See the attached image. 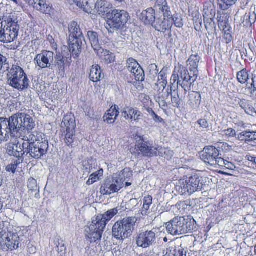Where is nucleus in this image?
I'll return each instance as SVG.
<instances>
[{
	"mask_svg": "<svg viewBox=\"0 0 256 256\" xmlns=\"http://www.w3.org/2000/svg\"><path fill=\"white\" fill-rule=\"evenodd\" d=\"M70 57L64 56V52H53L42 50L40 54H36L34 60V63L40 69L49 68L53 70L56 68V72L61 76H64L65 73V62Z\"/></svg>",
	"mask_w": 256,
	"mask_h": 256,
	"instance_id": "f257e3e1",
	"label": "nucleus"
},
{
	"mask_svg": "<svg viewBox=\"0 0 256 256\" xmlns=\"http://www.w3.org/2000/svg\"><path fill=\"white\" fill-rule=\"evenodd\" d=\"M24 138L23 146L25 147L26 156L38 160L47 154L48 142L44 133L34 131L29 136Z\"/></svg>",
	"mask_w": 256,
	"mask_h": 256,
	"instance_id": "f03ea898",
	"label": "nucleus"
},
{
	"mask_svg": "<svg viewBox=\"0 0 256 256\" xmlns=\"http://www.w3.org/2000/svg\"><path fill=\"white\" fill-rule=\"evenodd\" d=\"M8 125L10 136L12 138L20 136L26 132L29 136L36 126L34 120L29 114L20 112L8 119Z\"/></svg>",
	"mask_w": 256,
	"mask_h": 256,
	"instance_id": "7ed1b4c3",
	"label": "nucleus"
},
{
	"mask_svg": "<svg viewBox=\"0 0 256 256\" xmlns=\"http://www.w3.org/2000/svg\"><path fill=\"white\" fill-rule=\"evenodd\" d=\"M166 226L167 232L172 236L192 233L197 230L196 222L191 216H176Z\"/></svg>",
	"mask_w": 256,
	"mask_h": 256,
	"instance_id": "20e7f679",
	"label": "nucleus"
},
{
	"mask_svg": "<svg viewBox=\"0 0 256 256\" xmlns=\"http://www.w3.org/2000/svg\"><path fill=\"white\" fill-rule=\"evenodd\" d=\"M137 220L135 216H130L118 220L112 227V236L122 241L128 238L132 234Z\"/></svg>",
	"mask_w": 256,
	"mask_h": 256,
	"instance_id": "39448f33",
	"label": "nucleus"
},
{
	"mask_svg": "<svg viewBox=\"0 0 256 256\" xmlns=\"http://www.w3.org/2000/svg\"><path fill=\"white\" fill-rule=\"evenodd\" d=\"M20 26L18 22L10 16H4L0 19V42L10 43L18 37Z\"/></svg>",
	"mask_w": 256,
	"mask_h": 256,
	"instance_id": "423d86ee",
	"label": "nucleus"
},
{
	"mask_svg": "<svg viewBox=\"0 0 256 256\" xmlns=\"http://www.w3.org/2000/svg\"><path fill=\"white\" fill-rule=\"evenodd\" d=\"M204 184L202 178L198 174H194L186 180H180L177 184L176 189L182 196H190L203 188Z\"/></svg>",
	"mask_w": 256,
	"mask_h": 256,
	"instance_id": "0eeeda50",
	"label": "nucleus"
},
{
	"mask_svg": "<svg viewBox=\"0 0 256 256\" xmlns=\"http://www.w3.org/2000/svg\"><path fill=\"white\" fill-rule=\"evenodd\" d=\"M128 14L124 10H114L107 15L106 28L109 33L113 34L122 30L128 22Z\"/></svg>",
	"mask_w": 256,
	"mask_h": 256,
	"instance_id": "6e6552de",
	"label": "nucleus"
},
{
	"mask_svg": "<svg viewBox=\"0 0 256 256\" xmlns=\"http://www.w3.org/2000/svg\"><path fill=\"white\" fill-rule=\"evenodd\" d=\"M198 76H191L188 73V69L180 65L178 68V72L174 70L171 77L170 83L172 86L176 82V87L180 86H182L185 91L186 88H190L191 85L196 81Z\"/></svg>",
	"mask_w": 256,
	"mask_h": 256,
	"instance_id": "1a4fd4ad",
	"label": "nucleus"
},
{
	"mask_svg": "<svg viewBox=\"0 0 256 256\" xmlns=\"http://www.w3.org/2000/svg\"><path fill=\"white\" fill-rule=\"evenodd\" d=\"M220 151L214 146H206L200 155L201 160L206 164L216 168L218 164H223V158Z\"/></svg>",
	"mask_w": 256,
	"mask_h": 256,
	"instance_id": "9d476101",
	"label": "nucleus"
},
{
	"mask_svg": "<svg viewBox=\"0 0 256 256\" xmlns=\"http://www.w3.org/2000/svg\"><path fill=\"white\" fill-rule=\"evenodd\" d=\"M124 176L114 174L111 180H107L101 186L100 192L104 195H110L119 191L124 185Z\"/></svg>",
	"mask_w": 256,
	"mask_h": 256,
	"instance_id": "9b49d317",
	"label": "nucleus"
},
{
	"mask_svg": "<svg viewBox=\"0 0 256 256\" xmlns=\"http://www.w3.org/2000/svg\"><path fill=\"white\" fill-rule=\"evenodd\" d=\"M104 224V222L101 223L96 218L92 220L90 226L86 227V236L91 243L96 242L101 240L102 234L106 228Z\"/></svg>",
	"mask_w": 256,
	"mask_h": 256,
	"instance_id": "f8f14e48",
	"label": "nucleus"
},
{
	"mask_svg": "<svg viewBox=\"0 0 256 256\" xmlns=\"http://www.w3.org/2000/svg\"><path fill=\"white\" fill-rule=\"evenodd\" d=\"M136 148L141 152L142 156H158V148L154 146L149 140L145 139L144 136L136 135Z\"/></svg>",
	"mask_w": 256,
	"mask_h": 256,
	"instance_id": "ddd939ff",
	"label": "nucleus"
},
{
	"mask_svg": "<svg viewBox=\"0 0 256 256\" xmlns=\"http://www.w3.org/2000/svg\"><path fill=\"white\" fill-rule=\"evenodd\" d=\"M62 126L66 128L65 142L68 146H72L75 140L76 121L73 116L71 115L65 116L62 123Z\"/></svg>",
	"mask_w": 256,
	"mask_h": 256,
	"instance_id": "4468645a",
	"label": "nucleus"
},
{
	"mask_svg": "<svg viewBox=\"0 0 256 256\" xmlns=\"http://www.w3.org/2000/svg\"><path fill=\"white\" fill-rule=\"evenodd\" d=\"M156 241V233L152 230L140 231L136 237L137 246L143 248H150Z\"/></svg>",
	"mask_w": 256,
	"mask_h": 256,
	"instance_id": "2eb2a0df",
	"label": "nucleus"
},
{
	"mask_svg": "<svg viewBox=\"0 0 256 256\" xmlns=\"http://www.w3.org/2000/svg\"><path fill=\"white\" fill-rule=\"evenodd\" d=\"M86 44L84 38L80 37L79 38H72V40H68L69 48L64 47V49L62 52H64V56L68 57V54H70V57L68 58L70 60L72 56V55L75 58L78 56L81 52L82 46L84 44Z\"/></svg>",
	"mask_w": 256,
	"mask_h": 256,
	"instance_id": "dca6fc26",
	"label": "nucleus"
},
{
	"mask_svg": "<svg viewBox=\"0 0 256 256\" xmlns=\"http://www.w3.org/2000/svg\"><path fill=\"white\" fill-rule=\"evenodd\" d=\"M0 244L3 250H12L17 249L20 244V238L16 232H8L6 236H3Z\"/></svg>",
	"mask_w": 256,
	"mask_h": 256,
	"instance_id": "f3484780",
	"label": "nucleus"
},
{
	"mask_svg": "<svg viewBox=\"0 0 256 256\" xmlns=\"http://www.w3.org/2000/svg\"><path fill=\"white\" fill-rule=\"evenodd\" d=\"M24 151L25 147L23 146V143L10 144L7 147L8 154L18 158L17 162L18 161V163L23 162V156L26 155V152Z\"/></svg>",
	"mask_w": 256,
	"mask_h": 256,
	"instance_id": "a211bd4d",
	"label": "nucleus"
},
{
	"mask_svg": "<svg viewBox=\"0 0 256 256\" xmlns=\"http://www.w3.org/2000/svg\"><path fill=\"white\" fill-rule=\"evenodd\" d=\"M160 88L158 91L156 102L158 104L161 108L164 110L168 107L166 100L168 99L170 93H172V90H174V86L170 84V86H168L165 92L163 90V88L162 92H160Z\"/></svg>",
	"mask_w": 256,
	"mask_h": 256,
	"instance_id": "6ab92c4d",
	"label": "nucleus"
},
{
	"mask_svg": "<svg viewBox=\"0 0 256 256\" xmlns=\"http://www.w3.org/2000/svg\"><path fill=\"white\" fill-rule=\"evenodd\" d=\"M172 16L163 18H156L152 26L156 30L164 32L166 30H170L172 26V22L171 20Z\"/></svg>",
	"mask_w": 256,
	"mask_h": 256,
	"instance_id": "aec40b11",
	"label": "nucleus"
},
{
	"mask_svg": "<svg viewBox=\"0 0 256 256\" xmlns=\"http://www.w3.org/2000/svg\"><path fill=\"white\" fill-rule=\"evenodd\" d=\"M7 74L8 83L9 85L10 82H14L20 78H22L26 74L24 70L20 66L12 65V68L8 70Z\"/></svg>",
	"mask_w": 256,
	"mask_h": 256,
	"instance_id": "412c9836",
	"label": "nucleus"
},
{
	"mask_svg": "<svg viewBox=\"0 0 256 256\" xmlns=\"http://www.w3.org/2000/svg\"><path fill=\"white\" fill-rule=\"evenodd\" d=\"M34 8L45 14H50L52 10V7L45 0H24Z\"/></svg>",
	"mask_w": 256,
	"mask_h": 256,
	"instance_id": "4be33fe9",
	"label": "nucleus"
},
{
	"mask_svg": "<svg viewBox=\"0 0 256 256\" xmlns=\"http://www.w3.org/2000/svg\"><path fill=\"white\" fill-rule=\"evenodd\" d=\"M95 8L99 14L107 18L108 14H110L112 10V5L106 0H98L95 4Z\"/></svg>",
	"mask_w": 256,
	"mask_h": 256,
	"instance_id": "5701e85b",
	"label": "nucleus"
},
{
	"mask_svg": "<svg viewBox=\"0 0 256 256\" xmlns=\"http://www.w3.org/2000/svg\"><path fill=\"white\" fill-rule=\"evenodd\" d=\"M140 18L145 24L152 26L156 18L155 10L150 8L143 10L140 14Z\"/></svg>",
	"mask_w": 256,
	"mask_h": 256,
	"instance_id": "b1692460",
	"label": "nucleus"
},
{
	"mask_svg": "<svg viewBox=\"0 0 256 256\" xmlns=\"http://www.w3.org/2000/svg\"><path fill=\"white\" fill-rule=\"evenodd\" d=\"M154 8L155 11L162 13L164 17L169 18L172 16L170 6L166 0H156Z\"/></svg>",
	"mask_w": 256,
	"mask_h": 256,
	"instance_id": "393cba45",
	"label": "nucleus"
},
{
	"mask_svg": "<svg viewBox=\"0 0 256 256\" xmlns=\"http://www.w3.org/2000/svg\"><path fill=\"white\" fill-rule=\"evenodd\" d=\"M188 104L194 110H198L201 104L202 97L200 94L196 92L192 91L188 95Z\"/></svg>",
	"mask_w": 256,
	"mask_h": 256,
	"instance_id": "a878e982",
	"label": "nucleus"
},
{
	"mask_svg": "<svg viewBox=\"0 0 256 256\" xmlns=\"http://www.w3.org/2000/svg\"><path fill=\"white\" fill-rule=\"evenodd\" d=\"M118 110V106L116 105L112 106L105 113L103 117L104 120L108 124H113L119 115L120 112Z\"/></svg>",
	"mask_w": 256,
	"mask_h": 256,
	"instance_id": "bb28decb",
	"label": "nucleus"
},
{
	"mask_svg": "<svg viewBox=\"0 0 256 256\" xmlns=\"http://www.w3.org/2000/svg\"><path fill=\"white\" fill-rule=\"evenodd\" d=\"M69 40L72 38H79L80 37L84 38L82 30L78 24L74 22H71L68 24Z\"/></svg>",
	"mask_w": 256,
	"mask_h": 256,
	"instance_id": "cd10ccee",
	"label": "nucleus"
},
{
	"mask_svg": "<svg viewBox=\"0 0 256 256\" xmlns=\"http://www.w3.org/2000/svg\"><path fill=\"white\" fill-rule=\"evenodd\" d=\"M24 75L22 78H20L14 82H10V86L20 92L28 89L30 87V80L26 74Z\"/></svg>",
	"mask_w": 256,
	"mask_h": 256,
	"instance_id": "c85d7f7f",
	"label": "nucleus"
},
{
	"mask_svg": "<svg viewBox=\"0 0 256 256\" xmlns=\"http://www.w3.org/2000/svg\"><path fill=\"white\" fill-rule=\"evenodd\" d=\"M87 36L91 44L92 48L96 52H100L102 50L100 44L99 34L98 32L90 30L87 32Z\"/></svg>",
	"mask_w": 256,
	"mask_h": 256,
	"instance_id": "c756f323",
	"label": "nucleus"
},
{
	"mask_svg": "<svg viewBox=\"0 0 256 256\" xmlns=\"http://www.w3.org/2000/svg\"><path fill=\"white\" fill-rule=\"evenodd\" d=\"M10 138L8 130V119L0 118V144L2 142L7 141Z\"/></svg>",
	"mask_w": 256,
	"mask_h": 256,
	"instance_id": "7c9ffc66",
	"label": "nucleus"
},
{
	"mask_svg": "<svg viewBox=\"0 0 256 256\" xmlns=\"http://www.w3.org/2000/svg\"><path fill=\"white\" fill-rule=\"evenodd\" d=\"M200 59V58L198 54H192L190 56L187 61L188 65L190 66L189 69L194 76H198V67Z\"/></svg>",
	"mask_w": 256,
	"mask_h": 256,
	"instance_id": "2f4dec72",
	"label": "nucleus"
},
{
	"mask_svg": "<svg viewBox=\"0 0 256 256\" xmlns=\"http://www.w3.org/2000/svg\"><path fill=\"white\" fill-rule=\"evenodd\" d=\"M89 76L90 80L93 82H98L104 78V74L102 73L100 67L96 64L92 66Z\"/></svg>",
	"mask_w": 256,
	"mask_h": 256,
	"instance_id": "473e14b6",
	"label": "nucleus"
},
{
	"mask_svg": "<svg viewBox=\"0 0 256 256\" xmlns=\"http://www.w3.org/2000/svg\"><path fill=\"white\" fill-rule=\"evenodd\" d=\"M118 213V210L116 208H112L108 210L104 214L102 215L98 216L96 218L101 223H104V226L106 227L107 223L112 220L117 214Z\"/></svg>",
	"mask_w": 256,
	"mask_h": 256,
	"instance_id": "72a5a7b5",
	"label": "nucleus"
},
{
	"mask_svg": "<svg viewBox=\"0 0 256 256\" xmlns=\"http://www.w3.org/2000/svg\"><path fill=\"white\" fill-rule=\"evenodd\" d=\"M238 104L246 114L254 116L256 114V112L250 101L245 99H240Z\"/></svg>",
	"mask_w": 256,
	"mask_h": 256,
	"instance_id": "f704fd0d",
	"label": "nucleus"
},
{
	"mask_svg": "<svg viewBox=\"0 0 256 256\" xmlns=\"http://www.w3.org/2000/svg\"><path fill=\"white\" fill-rule=\"evenodd\" d=\"M73 2L84 12L87 13H91L93 6L89 4L88 0H73Z\"/></svg>",
	"mask_w": 256,
	"mask_h": 256,
	"instance_id": "c9c22d12",
	"label": "nucleus"
},
{
	"mask_svg": "<svg viewBox=\"0 0 256 256\" xmlns=\"http://www.w3.org/2000/svg\"><path fill=\"white\" fill-rule=\"evenodd\" d=\"M178 88L176 86H174V90H172L171 96V101L172 106L175 108H179L181 104V100L177 90Z\"/></svg>",
	"mask_w": 256,
	"mask_h": 256,
	"instance_id": "e433bc0d",
	"label": "nucleus"
},
{
	"mask_svg": "<svg viewBox=\"0 0 256 256\" xmlns=\"http://www.w3.org/2000/svg\"><path fill=\"white\" fill-rule=\"evenodd\" d=\"M256 20V14L254 12L246 13L244 16L242 23L245 26H252Z\"/></svg>",
	"mask_w": 256,
	"mask_h": 256,
	"instance_id": "4c0bfd02",
	"label": "nucleus"
},
{
	"mask_svg": "<svg viewBox=\"0 0 256 256\" xmlns=\"http://www.w3.org/2000/svg\"><path fill=\"white\" fill-rule=\"evenodd\" d=\"M157 148L158 156L163 157L168 160H170L174 156V152L170 149L164 148L158 146H157Z\"/></svg>",
	"mask_w": 256,
	"mask_h": 256,
	"instance_id": "58836bf2",
	"label": "nucleus"
},
{
	"mask_svg": "<svg viewBox=\"0 0 256 256\" xmlns=\"http://www.w3.org/2000/svg\"><path fill=\"white\" fill-rule=\"evenodd\" d=\"M96 52L98 54H101L100 57L106 64H110L114 60L113 54L107 50H104L102 48L101 50Z\"/></svg>",
	"mask_w": 256,
	"mask_h": 256,
	"instance_id": "ea45409f",
	"label": "nucleus"
},
{
	"mask_svg": "<svg viewBox=\"0 0 256 256\" xmlns=\"http://www.w3.org/2000/svg\"><path fill=\"white\" fill-rule=\"evenodd\" d=\"M236 78L240 84H247L250 76L246 69H242L237 72Z\"/></svg>",
	"mask_w": 256,
	"mask_h": 256,
	"instance_id": "a19ab883",
	"label": "nucleus"
},
{
	"mask_svg": "<svg viewBox=\"0 0 256 256\" xmlns=\"http://www.w3.org/2000/svg\"><path fill=\"white\" fill-rule=\"evenodd\" d=\"M10 69L7 58L0 54V76Z\"/></svg>",
	"mask_w": 256,
	"mask_h": 256,
	"instance_id": "79ce46f5",
	"label": "nucleus"
},
{
	"mask_svg": "<svg viewBox=\"0 0 256 256\" xmlns=\"http://www.w3.org/2000/svg\"><path fill=\"white\" fill-rule=\"evenodd\" d=\"M158 84H156V86L163 88V90L166 88L167 84L166 77V74L162 70H161L160 73H158Z\"/></svg>",
	"mask_w": 256,
	"mask_h": 256,
	"instance_id": "37998d69",
	"label": "nucleus"
},
{
	"mask_svg": "<svg viewBox=\"0 0 256 256\" xmlns=\"http://www.w3.org/2000/svg\"><path fill=\"white\" fill-rule=\"evenodd\" d=\"M144 204L142 212V214H146L148 210H149L150 206L152 204V198L151 196L148 195L144 198Z\"/></svg>",
	"mask_w": 256,
	"mask_h": 256,
	"instance_id": "c03bdc74",
	"label": "nucleus"
},
{
	"mask_svg": "<svg viewBox=\"0 0 256 256\" xmlns=\"http://www.w3.org/2000/svg\"><path fill=\"white\" fill-rule=\"evenodd\" d=\"M131 73L134 74L136 81L142 82L144 80V72L140 66L139 68H136L134 72Z\"/></svg>",
	"mask_w": 256,
	"mask_h": 256,
	"instance_id": "a18cd8bd",
	"label": "nucleus"
},
{
	"mask_svg": "<svg viewBox=\"0 0 256 256\" xmlns=\"http://www.w3.org/2000/svg\"><path fill=\"white\" fill-rule=\"evenodd\" d=\"M237 0H218V4L222 10H225L235 4Z\"/></svg>",
	"mask_w": 256,
	"mask_h": 256,
	"instance_id": "49530a36",
	"label": "nucleus"
},
{
	"mask_svg": "<svg viewBox=\"0 0 256 256\" xmlns=\"http://www.w3.org/2000/svg\"><path fill=\"white\" fill-rule=\"evenodd\" d=\"M140 66L138 63L132 58H128L127 60V67L130 72H134L136 68H139Z\"/></svg>",
	"mask_w": 256,
	"mask_h": 256,
	"instance_id": "de8ad7c7",
	"label": "nucleus"
},
{
	"mask_svg": "<svg viewBox=\"0 0 256 256\" xmlns=\"http://www.w3.org/2000/svg\"><path fill=\"white\" fill-rule=\"evenodd\" d=\"M245 134L246 143H248L256 140V131H250V130H244Z\"/></svg>",
	"mask_w": 256,
	"mask_h": 256,
	"instance_id": "09e8293b",
	"label": "nucleus"
},
{
	"mask_svg": "<svg viewBox=\"0 0 256 256\" xmlns=\"http://www.w3.org/2000/svg\"><path fill=\"white\" fill-rule=\"evenodd\" d=\"M171 20H172V24H174L175 26L177 28H180L184 25L182 18L179 14H176L173 16L172 15Z\"/></svg>",
	"mask_w": 256,
	"mask_h": 256,
	"instance_id": "8fccbe9b",
	"label": "nucleus"
},
{
	"mask_svg": "<svg viewBox=\"0 0 256 256\" xmlns=\"http://www.w3.org/2000/svg\"><path fill=\"white\" fill-rule=\"evenodd\" d=\"M56 244L57 247V251L60 254L61 256H62L66 253V248L62 240L60 242L59 240L58 242H56Z\"/></svg>",
	"mask_w": 256,
	"mask_h": 256,
	"instance_id": "3c124183",
	"label": "nucleus"
},
{
	"mask_svg": "<svg viewBox=\"0 0 256 256\" xmlns=\"http://www.w3.org/2000/svg\"><path fill=\"white\" fill-rule=\"evenodd\" d=\"M197 123L202 128V131H208L209 130L210 125L206 120L200 118L198 120Z\"/></svg>",
	"mask_w": 256,
	"mask_h": 256,
	"instance_id": "603ef678",
	"label": "nucleus"
},
{
	"mask_svg": "<svg viewBox=\"0 0 256 256\" xmlns=\"http://www.w3.org/2000/svg\"><path fill=\"white\" fill-rule=\"evenodd\" d=\"M223 164H218V166L222 168H226L230 170H234L236 168V166L231 162H230L223 158Z\"/></svg>",
	"mask_w": 256,
	"mask_h": 256,
	"instance_id": "864d4df0",
	"label": "nucleus"
},
{
	"mask_svg": "<svg viewBox=\"0 0 256 256\" xmlns=\"http://www.w3.org/2000/svg\"><path fill=\"white\" fill-rule=\"evenodd\" d=\"M28 187L30 190H38L36 180L33 178H30L28 183Z\"/></svg>",
	"mask_w": 256,
	"mask_h": 256,
	"instance_id": "5fc2aeb1",
	"label": "nucleus"
},
{
	"mask_svg": "<svg viewBox=\"0 0 256 256\" xmlns=\"http://www.w3.org/2000/svg\"><path fill=\"white\" fill-rule=\"evenodd\" d=\"M176 246L175 244H172L166 248L164 252V256H174Z\"/></svg>",
	"mask_w": 256,
	"mask_h": 256,
	"instance_id": "6e6d98bb",
	"label": "nucleus"
},
{
	"mask_svg": "<svg viewBox=\"0 0 256 256\" xmlns=\"http://www.w3.org/2000/svg\"><path fill=\"white\" fill-rule=\"evenodd\" d=\"M224 134L228 138H234L236 136V132L235 130L232 128H228L222 131Z\"/></svg>",
	"mask_w": 256,
	"mask_h": 256,
	"instance_id": "4d7b16f0",
	"label": "nucleus"
},
{
	"mask_svg": "<svg viewBox=\"0 0 256 256\" xmlns=\"http://www.w3.org/2000/svg\"><path fill=\"white\" fill-rule=\"evenodd\" d=\"M186 252L182 246H176L174 256H186Z\"/></svg>",
	"mask_w": 256,
	"mask_h": 256,
	"instance_id": "13d9d810",
	"label": "nucleus"
},
{
	"mask_svg": "<svg viewBox=\"0 0 256 256\" xmlns=\"http://www.w3.org/2000/svg\"><path fill=\"white\" fill-rule=\"evenodd\" d=\"M104 170L102 169H100V170L96 171L95 172L92 174L90 177V178H92V180H95V182L98 180L100 176L103 175Z\"/></svg>",
	"mask_w": 256,
	"mask_h": 256,
	"instance_id": "bf43d9fd",
	"label": "nucleus"
},
{
	"mask_svg": "<svg viewBox=\"0 0 256 256\" xmlns=\"http://www.w3.org/2000/svg\"><path fill=\"white\" fill-rule=\"evenodd\" d=\"M249 91L250 96L252 98L256 99V86H248L246 84V88Z\"/></svg>",
	"mask_w": 256,
	"mask_h": 256,
	"instance_id": "052dcab7",
	"label": "nucleus"
},
{
	"mask_svg": "<svg viewBox=\"0 0 256 256\" xmlns=\"http://www.w3.org/2000/svg\"><path fill=\"white\" fill-rule=\"evenodd\" d=\"M157 66L154 64H152L148 66L150 72V74L153 76H156L158 73V70L157 69Z\"/></svg>",
	"mask_w": 256,
	"mask_h": 256,
	"instance_id": "680f3d73",
	"label": "nucleus"
},
{
	"mask_svg": "<svg viewBox=\"0 0 256 256\" xmlns=\"http://www.w3.org/2000/svg\"><path fill=\"white\" fill-rule=\"evenodd\" d=\"M18 161H16V163L14 164H9L6 166V170L8 172H12L13 174L15 173L18 165L20 164Z\"/></svg>",
	"mask_w": 256,
	"mask_h": 256,
	"instance_id": "e2e57ef3",
	"label": "nucleus"
},
{
	"mask_svg": "<svg viewBox=\"0 0 256 256\" xmlns=\"http://www.w3.org/2000/svg\"><path fill=\"white\" fill-rule=\"evenodd\" d=\"M235 124L238 128V130L242 131V129H246L248 127L249 125L248 124L244 122L243 121L239 120L235 123Z\"/></svg>",
	"mask_w": 256,
	"mask_h": 256,
	"instance_id": "0e129e2a",
	"label": "nucleus"
},
{
	"mask_svg": "<svg viewBox=\"0 0 256 256\" xmlns=\"http://www.w3.org/2000/svg\"><path fill=\"white\" fill-rule=\"evenodd\" d=\"M122 116L126 120H133V116H130L128 114V112L126 110V108H124L122 110Z\"/></svg>",
	"mask_w": 256,
	"mask_h": 256,
	"instance_id": "69168bd1",
	"label": "nucleus"
},
{
	"mask_svg": "<svg viewBox=\"0 0 256 256\" xmlns=\"http://www.w3.org/2000/svg\"><path fill=\"white\" fill-rule=\"evenodd\" d=\"M245 134L244 133V130L242 131L241 132L236 134V138L240 141L244 142L246 143V138H245Z\"/></svg>",
	"mask_w": 256,
	"mask_h": 256,
	"instance_id": "338daca9",
	"label": "nucleus"
},
{
	"mask_svg": "<svg viewBox=\"0 0 256 256\" xmlns=\"http://www.w3.org/2000/svg\"><path fill=\"white\" fill-rule=\"evenodd\" d=\"M152 118H153L154 120L158 123H164V120L163 118H162L160 116H159L158 114H155L152 116Z\"/></svg>",
	"mask_w": 256,
	"mask_h": 256,
	"instance_id": "774afa93",
	"label": "nucleus"
}]
</instances>
